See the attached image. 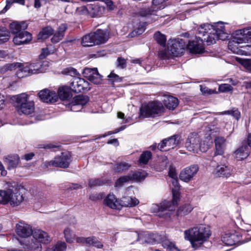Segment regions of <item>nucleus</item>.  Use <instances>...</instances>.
I'll list each match as a JSON object with an SVG mask.
<instances>
[{"instance_id":"nucleus-1","label":"nucleus","mask_w":251,"mask_h":251,"mask_svg":"<svg viewBox=\"0 0 251 251\" xmlns=\"http://www.w3.org/2000/svg\"><path fill=\"white\" fill-rule=\"evenodd\" d=\"M210 235L209 227L203 225L186 230L184 232L185 239L189 240L192 247L195 249L199 246L197 245L196 242H201H201L209 238Z\"/></svg>"},{"instance_id":"nucleus-2","label":"nucleus","mask_w":251,"mask_h":251,"mask_svg":"<svg viewBox=\"0 0 251 251\" xmlns=\"http://www.w3.org/2000/svg\"><path fill=\"white\" fill-rule=\"evenodd\" d=\"M185 47L186 45L182 39L169 40L167 50H160L158 52V56L163 59H169L174 56H179L183 54Z\"/></svg>"},{"instance_id":"nucleus-3","label":"nucleus","mask_w":251,"mask_h":251,"mask_svg":"<svg viewBox=\"0 0 251 251\" xmlns=\"http://www.w3.org/2000/svg\"><path fill=\"white\" fill-rule=\"evenodd\" d=\"M11 100L19 114L29 115L34 111V103L28 100V95L26 93L14 96Z\"/></svg>"},{"instance_id":"nucleus-4","label":"nucleus","mask_w":251,"mask_h":251,"mask_svg":"<svg viewBox=\"0 0 251 251\" xmlns=\"http://www.w3.org/2000/svg\"><path fill=\"white\" fill-rule=\"evenodd\" d=\"M164 111L162 103L159 101H152L142 104L140 109V117L143 118L159 116Z\"/></svg>"},{"instance_id":"nucleus-5","label":"nucleus","mask_w":251,"mask_h":251,"mask_svg":"<svg viewBox=\"0 0 251 251\" xmlns=\"http://www.w3.org/2000/svg\"><path fill=\"white\" fill-rule=\"evenodd\" d=\"M225 25H228L226 23L218 22L213 25V34L208 35L204 40L207 45L214 44L218 39L226 40L228 37V33L225 26Z\"/></svg>"},{"instance_id":"nucleus-6","label":"nucleus","mask_w":251,"mask_h":251,"mask_svg":"<svg viewBox=\"0 0 251 251\" xmlns=\"http://www.w3.org/2000/svg\"><path fill=\"white\" fill-rule=\"evenodd\" d=\"M23 201V196L18 190L15 189L14 191L11 189L0 190V203L5 204L9 202L11 205L15 206Z\"/></svg>"},{"instance_id":"nucleus-7","label":"nucleus","mask_w":251,"mask_h":251,"mask_svg":"<svg viewBox=\"0 0 251 251\" xmlns=\"http://www.w3.org/2000/svg\"><path fill=\"white\" fill-rule=\"evenodd\" d=\"M172 202L165 201L160 204H153L151 207V211L157 214L160 217L167 218L170 216L171 212L174 209Z\"/></svg>"},{"instance_id":"nucleus-8","label":"nucleus","mask_w":251,"mask_h":251,"mask_svg":"<svg viewBox=\"0 0 251 251\" xmlns=\"http://www.w3.org/2000/svg\"><path fill=\"white\" fill-rule=\"evenodd\" d=\"M33 237L36 241V242H31L29 244L30 248L37 249L38 251H41L40 243L47 244L50 242V239L48 234L40 229H35L32 232Z\"/></svg>"},{"instance_id":"nucleus-9","label":"nucleus","mask_w":251,"mask_h":251,"mask_svg":"<svg viewBox=\"0 0 251 251\" xmlns=\"http://www.w3.org/2000/svg\"><path fill=\"white\" fill-rule=\"evenodd\" d=\"M160 9V7H157L153 4L150 7L141 8L139 14L141 16L149 19L151 21H155L163 16Z\"/></svg>"},{"instance_id":"nucleus-10","label":"nucleus","mask_w":251,"mask_h":251,"mask_svg":"<svg viewBox=\"0 0 251 251\" xmlns=\"http://www.w3.org/2000/svg\"><path fill=\"white\" fill-rule=\"evenodd\" d=\"M200 138L196 133H191L188 137L185 143V147L187 150L194 153L200 152L199 143Z\"/></svg>"},{"instance_id":"nucleus-11","label":"nucleus","mask_w":251,"mask_h":251,"mask_svg":"<svg viewBox=\"0 0 251 251\" xmlns=\"http://www.w3.org/2000/svg\"><path fill=\"white\" fill-rule=\"evenodd\" d=\"M198 171L199 167L197 165H191L186 167L180 172L179 178L181 180L188 182L193 179Z\"/></svg>"},{"instance_id":"nucleus-12","label":"nucleus","mask_w":251,"mask_h":251,"mask_svg":"<svg viewBox=\"0 0 251 251\" xmlns=\"http://www.w3.org/2000/svg\"><path fill=\"white\" fill-rule=\"evenodd\" d=\"M83 76L94 84H99L102 81V76L99 73L97 68H86L83 72Z\"/></svg>"},{"instance_id":"nucleus-13","label":"nucleus","mask_w":251,"mask_h":251,"mask_svg":"<svg viewBox=\"0 0 251 251\" xmlns=\"http://www.w3.org/2000/svg\"><path fill=\"white\" fill-rule=\"evenodd\" d=\"M71 162L70 155L65 152H62L60 156L56 157L54 160L49 162L50 166L61 168H67Z\"/></svg>"},{"instance_id":"nucleus-14","label":"nucleus","mask_w":251,"mask_h":251,"mask_svg":"<svg viewBox=\"0 0 251 251\" xmlns=\"http://www.w3.org/2000/svg\"><path fill=\"white\" fill-rule=\"evenodd\" d=\"M71 89L75 93L82 91H88L90 89L89 83L85 79L80 77H75L71 83Z\"/></svg>"},{"instance_id":"nucleus-15","label":"nucleus","mask_w":251,"mask_h":251,"mask_svg":"<svg viewBox=\"0 0 251 251\" xmlns=\"http://www.w3.org/2000/svg\"><path fill=\"white\" fill-rule=\"evenodd\" d=\"M178 136H172L163 140L158 145V149L161 151H167L175 148L178 144Z\"/></svg>"},{"instance_id":"nucleus-16","label":"nucleus","mask_w":251,"mask_h":251,"mask_svg":"<svg viewBox=\"0 0 251 251\" xmlns=\"http://www.w3.org/2000/svg\"><path fill=\"white\" fill-rule=\"evenodd\" d=\"M30 75L43 73L48 70L49 62L47 61H39L36 63L28 64Z\"/></svg>"},{"instance_id":"nucleus-17","label":"nucleus","mask_w":251,"mask_h":251,"mask_svg":"<svg viewBox=\"0 0 251 251\" xmlns=\"http://www.w3.org/2000/svg\"><path fill=\"white\" fill-rule=\"evenodd\" d=\"M38 96L41 100L47 103H53L58 100V96L56 93L47 89L40 91L38 93Z\"/></svg>"},{"instance_id":"nucleus-18","label":"nucleus","mask_w":251,"mask_h":251,"mask_svg":"<svg viewBox=\"0 0 251 251\" xmlns=\"http://www.w3.org/2000/svg\"><path fill=\"white\" fill-rule=\"evenodd\" d=\"M245 44L242 40L241 37L237 35L234 32L233 34V37L231 41L228 43V49L233 53L236 54L240 53L241 44Z\"/></svg>"},{"instance_id":"nucleus-19","label":"nucleus","mask_w":251,"mask_h":251,"mask_svg":"<svg viewBox=\"0 0 251 251\" xmlns=\"http://www.w3.org/2000/svg\"><path fill=\"white\" fill-rule=\"evenodd\" d=\"M196 40L189 41L187 46L190 52L194 53H201L203 52L204 48L202 44V39L199 37V39L195 38Z\"/></svg>"},{"instance_id":"nucleus-20","label":"nucleus","mask_w":251,"mask_h":251,"mask_svg":"<svg viewBox=\"0 0 251 251\" xmlns=\"http://www.w3.org/2000/svg\"><path fill=\"white\" fill-rule=\"evenodd\" d=\"M16 232L19 236L26 238L31 235L32 230L29 225L20 222L16 225Z\"/></svg>"},{"instance_id":"nucleus-21","label":"nucleus","mask_w":251,"mask_h":251,"mask_svg":"<svg viewBox=\"0 0 251 251\" xmlns=\"http://www.w3.org/2000/svg\"><path fill=\"white\" fill-rule=\"evenodd\" d=\"M31 39V34L25 30L16 35L13 38V41L16 45H21L29 43Z\"/></svg>"},{"instance_id":"nucleus-22","label":"nucleus","mask_w":251,"mask_h":251,"mask_svg":"<svg viewBox=\"0 0 251 251\" xmlns=\"http://www.w3.org/2000/svg\"><path fill=\"white\" fill-rule=\"evenodd\" d=\"M213 174L216 176L228 177L232 174V169L226 165H218L214 169Z\"/></svg>"},{"instance_id":"nucleus-23","label":"nucleus","mask_w":251,"mask_h":251,"mask_svg":"<svg viewBox=\"0 0 251 251\" xmlns=\"http://www.w3.org/2000/svg\"><path fill=\"white\" fill-rule=\"evenodd\" d=\"M93 33L96 45L104 44L109 38V32L106 29H99Z\"/></svg>"},{"instance_id":"nucleus-24","label":"nucleus","mask_w":251,"mask_h":251,"mask_svg":"<svg viewBox=\"0 0 251 251\" xmlns=\"http://www.w3.org/2000/svg\"><path fill=\"white\" fill-rule=\"evenodd\" d=\"M226 139L223 137H217L214 140L215 151L214 157L217 155H222L224 153L226 148Z\"/></svg>"},{"instance_id":"nucleus-25","label":"nucleus","mask_w":251,"mask_h":251,"mask_svg":"<svg viewBox=\"0 0 251 251\" xmlns=\"http://www.w3.org/2000/svg\"><path fill=\"white\" fill-rule=\"evenodd\" d=\"M76 241L77 243L86 244L88 245H92L98 248H102L103 245L95 237H89L88 238L77 237Z\"/></svg>"},{"instance_id":"nucleus-26","label":"nucleus","mask_w":251,"mask_h":251,"mask_svg":"<svg viewBox=\"0 0 251 251\" xmlns=\"http://www.w3.org/2000/svg\"><path fill=\"white\" fill-rule=\"evenodd\" d=\"M4 163L7 165L8 170L16 168L20 162V157L17 154L8 155L3 158Z\"/></svg>"},{"instance_id":"nucleus-27","label":"nucleus","mask_w":251,"mask_h":251,"mask_svg":"<svg viewBox=\"0 0 251 251\" xmlns=\"http://www.w3.org/2000/svg\"><path fill=\"white\" fill-rule=\"evenodd\" d=\"M104 203L110 208L119 209L121 207V203L113 194H109L104 199Z\"/></svg>"},{"instance_id":"nucleus-28","label":"nucleus","mask_w":251,"mask_h":251,"mask_svg":"<svg viewBox=\"0 0 251 251\" xmlns=\"http://www.w3.org/2000/svg\"><path fill=\"white\" fill-rule=\"evenodd\" d=\"M9 27L11 33L16 35L25 31L27 27V25L25 22H14L10 24Z\"/></svg>"},{"instance_id":"nucleus-29","label":"nucleus","mask_w":251,"mask_h":251,"mask_svg":"<svg viewBox=\"0 0 251 251\" xmlns=\"http://www.w3.org/2000/svg\"><path fill=\"white\" fill-rule=\"evenodd\" d=\"M249 150L250 148L247 145H243L234 151V156L237 160L244 159L249 156Z\"/></svg>"},{"instance_id":"nucleus-30","label":"nucleus","mask_w":251,"mask_h":251,"mask_svg":"<svg viewBox=\"0 0 251 251\" xmlns=\"http://www.w3.org/2000/svg\"><path fill=\"white\" fill-rule=\"evenodd\" d=\"M213 25H211L209 24H204L203 25H201L198 28V32L200 35H202L201 39H203V41H205L204 40V38H206L208 35L213 34Z\"/></svg>"},{"instance_id":"nucleus-31","label":"nucleus","mask_w":251,"mask_h":251,"mask_svg":"<svg viewBox=\"0 0 251 251\" xmlns=\"http://www.w3.org/2000/svg\"><path fill=\"white\" fill-rule=\"evenodd\" d=\"M88 100V97L86 96L78 95L75 97L71 107V110H75L76 106L80 107V109H82V107L87 103Z\"/></svg>"},{"instance_id":"nucleus-32","label":"nucleus","mask_w":251,"mask_h":251,"mask_svg":"<svg viewBox=\"0 0 251 251\" xmlns=\"http://www.w3.org/2000/svg\"><path fill=\"white\" fill-rule=\"evenodd\" d=\"M163 102L167 108L171 110L175 109L178 104L177 99L171 96H165Z\"/></svg>"},{"instance_id":"nucleus-33","label":"nucleus","mask_w":251,"mask_h":251,"mask_svg":"<svg viewBox=\"0 0 251 251\" xmlns=\"http://www.w3.org/2000/svg\"><path fill=\"white\" fill-rule=\"evenodd\" d=\"M105 8L98 4L89 5V13L92 17H100L104 12Z\"/></svg>"},{"instance_id":"nucleus-34","label":"nucleus","mask_w":251,"mask_h":251,"mask_svg":"<svg viewBox=\"0 0 251 251\" xmlns=\"http://www.w3.org/2000/svg\"><path fill=\"white\" fill-rule=\"evenodd\" d=\"M67 28V25L65 24H61L58 27L57 32L54 34L51 39L53 43H57L62 40L64 36V32Z\"/></svg>"},{"instance_id":"nucleus-35","label":"nucleus","mask_w":251,"mask_h":251,"mask_svg":"<svg viewBox=\"0 0 251 251\" xmlns=\"http://www.w3.org/2000/svg\"><path fill=\"white\" fill-rule=\"evenodd\" d=\"M172 184L173 187H172V191L173 194V201L172 203L173 204H176L177 201L179 199V190L180 189V185L178 183V181L177 178H175L172 180Z\"/></svg>"},{"instance_id":"nucleus-36","label":"nucleus","mask_w":251,"mask_h":251,"mask_svg":"<svg viewBox=\"0 0 251 251\" xmlns=\"http://www.w3.org/2000/svg\"><path fill=\"white\" fill-rule=\"evenodd\" d=\"M237 36L241 37L245 44L248 43L251 40V27L247 28L236 30L235 32Z\"/></svg>"},{"instance_id":"nucleus-37","label":"nucleus","mask_w":251,"mask_h":251,"mask_svg":"<svg viewBox=\"0 0 251 251\" xmlns=\"http://www.w3.org/2000/svg\"><path fill=\"white\" fill-rule=\"evenodd\" d=\"M120 203L121 207H132L137 205L139 203V201L135 198L126 196L122 198Z\"/></svg>"},{"instance_id":"nucleus-38","label":"nucleus","mask_w":251,"mask_h":251,"mask_svg":"<svg viewBox=\"0 0 251 251\" xmlns=\"http://www.w3.org/2000/svg\"><path fill=\"white\" fill-rule=\"evenodd\" d=\"M94 33H89L82 37L81 44L83 47H92L96 45Z\"/></svg>"},{"instance_id":"nucleus-39","label":"nucleus","mask_w":251,"mask_h":251,"mask_svg":"<svg viewBox=\"0 0 251 251\" xmlns=\"http://www.w3.org/2000/svg\"><path fill=\"white\" fill-rule=\"evenodd\" d=\"M131 181L139 182L145 179L147 173L145 171L131 172L129 173Z\"/></svg>"},{"instance_id":"nucleus-40","label":"nucleus","mask_w":251,"mask_h":251,"mask_svg":"<svg viewBox=\"0 0 251 251\" xmlns=\"http://www.w3.org/2000/svg\"><path fill=\"white\" fill-rule=\"evenodd\" d=\"M16 75L19 78H22L30 75L29 69L28 67V63L23 64L20 63V66L16 71Z\"/></svg>"},{"instance_id":"nucleus-41","label":"nucleus","mask_w":251,"mask_h":251,"mask_svg":"<svg viewBox=\"0 0 251 251\" xmlns=\"http://www.w3.org/2000/svg\"><path fill=\"white\" fill-rule=\"evenodd\" d=\"M58 97L62 100H66L72 97L71 89L67 86L59 88L58 91Z\"/></svg>"},{"instance_id":"nucleus-42","label":"nucleus","mask_w":251,"mask_h":251,"mask_svg":"<svg viewBox=\"0 0 251 251\" xmlns=\"http://www.w3.org/2000/svg\"><path fill=\"white\" fill-rule=\"evenodd\" d=\"M236 235L235 234L225 233L222 237V242L226 245L231 246L237 241Z\"/></svg>"},{"instance_id":"nucleus-43","label":"nucleus","mask_w":251,"mask_h":251,"mask_svg":"<svg viewBox=\"0 0 251 251\" xmlns=\"http://www.w3.org/2000/svg\"><path fill=\"white\" fill-rule=\"evenodd\" d=\"M54 32L53 29L50 26H47L42 29L38 35V39H46L51 35Z\"/></svg>"},{"instance_id":"nucleus-44","label":"nucleus","mask_w":251,"mask_h":251,"mask_svg":"<svg viewBox=\"0 0 251 251\" xmlns=\"http://www.w3.org/2000/svg\"><path fill=\"white\" fill-rule=\"evenodd\" d=\"M212 141L209 137L199 143L200 152H205L211 147Z\"/></svg>"},{"instance_id":"nucleus-45","label":"nucleus","mask_w":251,"mask_h":251,"mask_svg":"<svg viewBox=\"0 0 251 251\" xmlns=\"http://www.w3.org/2000/svg\"><path fill=\"white\" fill-rule=\"evenodd\" d=\"M131 165L125 162H122L117 164L114 167V171L117 173H123L128 170L130 167Z\"/></svg>"},{"instance_id":"nucleus-46","label":"nucleus","mask_w":251,"mask_h":251,"mask_svg":"<svg viewBox=\"0 0 251 251\" xmlns=\"http://www.w3.org/2000/svg\"><path fill=\"white\" fill-rule=\"evenodd\" d=\"M193 209L192 206L189 204H185L180 206L177 210L178 216H184L189 213Z\"/></svg>"},{"instance_id":"nucleus-47","label":"nucleus","mask_w":251,"mask_h":251,"mask_svg":"<svg viewBox=\"0 0 251 251\" xmlns=\"http://www.w3.org/2000/svg\"><path fill=\"white\" fill-rule=\"evenodd\" d=\"M54 50L55 49L52 45L47 46L46 48L42 49V51L39 55V57L40 59L45 58L48 55L53 53Z\"/></svg>"},{"instance_id":"nucleus-48","label":"nucleus","mask_w":251,"mask_h":251,"mask_svg":"<svg viewBox=\"0 0 251 251\" xmlns=\"http://www.w3.org/2000/svg\"><path fill=\"white\" fill-rule=\"evenodd\" d=\"M9 37V32L5 28L0 27V44L6 42Z\"/></svg>"},{"instance_id":"nucleus-49","label":"nucleus","mask_w":251,"mask_h":251,"mask_svg":"<svg viewBox=\"0 0 251 251\" xmlns=\"http://www.w3.org/2000/svg\"><path fill=\"white\" fill-rule=\"evenodd\" d=\"M236 60L241 64L248 72L251 73V59L236 58Z\"/></svg>"},{"instance_id":"nucleus-50","label":"nucleus","mask_w":251,"mask_h":251,"mask_svg":"<svg viewBox=\"0 0 251 251\" xmlns=\"http://www.w3.org/2000/svg\"><path fill=\"white\" fill-rule=\"evenodd\" d=\"M65 238L68 243H71L75 239V234L69 228H66L64 230Z\"/></svg>"},{"instance_id":"nucleus-51","label":"nucleus","mask_w":251,"mask_h":251,"mask_svg":"<svg viewBox=\"0 0 251 251\" xmlns=\"http://www.w3.org/2000/svg\"><path fill=\"white\" fill-rule=\"evenodd\" d=\"M154 37L156 42L163 47L165 46L166 41V38L164 34L157 31L154 34Z\"/></svg>"},{"instance_id":"nucleus-52","label":"nucleus","mask_w":251,"mask_h":251,"mask_svg":"<svg viewBox=\"0 0 251 251\" xmlns=\"http://www.w3.org/2000/svg\"><path fill=\"white\" fill-rule=\"evenodd\" d=\"M162 246L164 248L170 251H179L177 248L176 247L174 243L169 240H165L162 243Z\"/></svg>"},{"instance_id":"nucleus-53","label":"nucleus","mask_w":251,"mask_h":251,"mask_svg":"<svg viewBox=\"0 0 251 251\" xmlns=\"http://www.w3.org/2000/svg\"><path fill=\"white\" fill-rule=\"evenodd\" d=\"M151 157V153L149 151H146L143 152L140 157V162L143 164H147L149 160Z\"/></svg>"},{"instance_id":"nucleus-54","label":"nucleus","mask_w":251,"mask_h":251,"mask_svg":"<svg viewBox=\"0 0 251 251\" xmlns=\"http://www.w3.org/2000/svg\"><path fill=\"white\" fill-rule=\"evenodd\" d=\"M128 181H131L129 174L127 176H121L119 179H118L115 182V186H122L124 183Z\"/></svg>"},{"instance_id":"nucleus-55","label":"nucleus","mask_w":251,"mask_h":251,"mask_svg":"<svg viewBox=\"0 0 251 251\" xmlns=\"http://www.w3.org/2000/svg\"><path fill=\"white\" fill-rule=\"evenodd\" d=\"M108 80L111 83H114V82H121L122 78L118 75L111 72V73L108 75Z\"/></svg>"},{"instance_id":"nucleus-56","label":"nucleus","mask_w":251,"mask_h":251,"mask_svg":"<svg viewBox=\"0 0 251 251\" xmlns=\"http://www.w3.org/2000/svg\"><path fill=\"white\" fill-rule=\"evenodd\" d=\"M66 245L64 242H58L52 250H50L48 251H66Z\"/></svg>"},{"instance_id":"nucleus-57","label":"nucleus","mask_w":251,"mask_h":251,"mask_svg":"<svg viewBox=\"0 0 251 251\" xmlns=\"http://www.w3.org/2000/svg\"><path fill=\"white\" fill-rule=\"evenodd\" d=\"M62 72L64 74L69 75L72 76H75L78 74L77 70L73 67H68L65 68L63 70Z\"/></svg>"},{"instance_id":"nucleus-58","label":"nucleus","mask_w":251,"mask_h":251,"mask_svg":"<svg viewBox=\"0 0 251 251\" xmlns=\"http://www.w3.org/2000/svg\"><path fill=\"white\" fill-rule=\"evenodd\" d=\"M200 90L201 93L204 95H211L212 94L218 93L215 90L210 89L202 85H200Z\"/></svg>"},{"instance_id":"nucleus-59","label":"nucleus","mask_w":251,"mask_h":251,"mask_svg":"<svg viewBox=\"0 0 251 251\" xmlns=\"http://www.w3.org/2000/svg\"><path fill=\"white\" fill-rule=\"evenodd\" d=\"M75 13L78 15H87L89 13V6H81L75 8Z\"/></svg>"},{"instance_id":"nucleus-60","label":"nucleus","mask_w":251,"mask_h":251,"mask_svg":"<svg viewBox=\"0 0 251 251\" xmlns=\"http://www.w3.org/2000/svg\"><path fill=\"white\" fill-rule=\"evenodd\" d=\"M240 53H244L246 55L251 54V44H246L245 45H241Z\"/></svg>"},{"instance_id":"nucleus-61","label":"nucleus","mask_w":251,"mask_h":251,"mask_svg":"<svg viewBox=\"0 0 251 251\" xmlns=\"http://www.w3.org/2000/svg\"><path fill=\"white\" fill-rule=\"evenodd\" d=\"M218 89L220 92L224 93L232 91L233 88L229 84H222L219 85Z\"/></svg>"},{"instance_id":"nucleus-62","label":"nucleus","mask_w":251,"mask_h":251,"mask_svg":"<svg viewBox=\"0 0 251 251\" xmlns=\"http://www.w3.org/2000/svg\"><path fill=\"white\" fill-rule=\"evenodd\" d=\"M145 30V28L143 25L139 26L136 29L132 32V36H137L142 34Z\"/></svg>"},{"instance_id":"nucleus-63","label":"nucleus","mask_w":251,"mask_h":251,"mask_svg":"<svg viewBox=\"0 0 251 251\" xmlns=\"http://www.w3.org/2000/svg\"><path fill=\"white\" fill-rule=\"evenodd\" d=\"M102 184V182L99 179H91L89 180V185L90 187L100 186Z\"/></svg>"},{"instance_id":"nucleus-64","label":"nucleus","mask_w":251,"mask_h":251,"mask_svg":"<svg viewBox=\"0 0 251 251\" xmlns=\"http://www.w3.org/2000/svg\"><path fill=\"white\" fill-rule=\"evenodd\" d=\"M117 66L122 69H124L126 67V60L121 57L117 59Z\"/></svg>"}]
</instances>
